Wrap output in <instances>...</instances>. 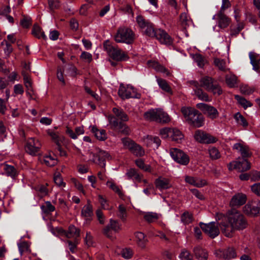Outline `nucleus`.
Returning a JSON list of instances; mask_svg holds the SVG:
<instances>
[{
	"instance_id": "1",
	"label": "nucleus",
	"mask_w": 260,
	"mask_h": 260,
	"mask_svg": "<svg viewBox=\"0 0 260 260\" xmlns=\"http://www.w3.org/2000/svg\"><path fill=\"white\" fill-rule=\"evenodd\" d=\"M216 220L219 221V227L226 237H232L235 231H242L247 226V221L244 215L238 210L232 209L225 214L217 213Z\"/></svg>"
},
{
	"instance_id": "2",
	"label": "nucleus",
	"mask_w": 260,
	"mask_h": 260,
	"mask_svg": "<svg viewBox=\"0 0 260 260\" xmlns=\"http://www.w3.org/2000/svg\"><path fill=\"white\" fill-rule=\"evenodd\" d=\"M112 111L115 116H110L109 117V124L111 128L123 134H128L129 128L123 123L128 120V115L120 108H113Z\"/></svg>"
},
{
	"instance_id": "3",
	"label": "nucleus",
	"mask_w": 260,
	"mask_h": 260,
	"mask_svg": "<svg viewBox=\"0 0 260 260\" xmlns=\"http://www.w3.org/2000/svg\"><path fill=\"white\" fill-rule=\"evenodd\" d=\"M181 111L184 119L190 126L199 128L204 124L203 115L199 111L191 107H183Z\"/></svg>"
},
{
	"instance_id": "4",
	"label": "nucleus",
	"mask_w": 260,
	"mask_h": 260,
	"mask_svg": "<svg viewBox=\"0 0 260 260\" xmlns=\"http://www.w3.org/2000/svg\"><path fill=\"white\" fill-rule=\"evenodd\" d=\"M144 34L150 37H155L160 43L170 45L173 43L172 38L163 29H155L151 23L143 30Z\"/></svg>"
},
{
	"instance_id": "5",
	"label": "nucleus",
	"mask_w": 260,
	"mask_h": 260,
	"mask_svg": "<svg viewBox=\"0 0 260 260\" xmlns=\"http://www.w3.org/2000/svg\"><path fill=\"white\" fill-rule=\"evenodd\" d=\"M199 86L205 88L207 91L212 92L214 95H220L222 93L221 86L213 78L205 76L200 79Z\"/></svg>"
},
{
	"instance_id": "6",
	"label": "nucleus",
	"mask_w": 260,
	"mask_h": 260,
	"mask_svg": "<svg viewBox=\"0 0 260 260\" xmlns=\"http://www.w3.org/2000/svg\"><path fill=\"white\" fill-rule=\"evenodd\" d=\"M144 117L147 120L161 123H167L171 120L168 114L160 108L149 110L144 113Z\"/></svg>"
},
{
	"instance_id": "7",
	"label": "nucleus",
	"mask_w": 260,
	"mask_h": 260,
	"mask_svg": "<svg viewBox=\"0 0 260 260\" xmlns=\"http://www.w3.org/2000/svg\"><path fill=\"white\" fill-rule=\"evenodd\" d=\"M104 48L108 55L116 61L126 60L128 59L127 54L117 47L112 45L109 40L104 42Z\"/></svg>"
},
{
	"instance_id": "8",
	"label": "nucleus",
	"mask_w": 260,
	"mask_h": 260,
	"mask_svg": "<svg viewBox=\"0 0 260 260\" xmlns=\"http://www.w3.org/2000/svg\"><path fill=\"white\" fill-rule=\"evenodd\" d=\"M114 39L117 43L131 44L135 41V34L131 28L123 26L118 29Z\"/></svg>"
},
{
	"instance_id": "9",
	"label": "nucleus",
	"mask_w": 260,
	"mask_h": 260,
	"mask_svg": "<svg viewBox=\"0 0 260 260\" xmlns=\"http://www.w3.org/2000/svg\"><path fill=\"white\" fill-rule=\"evenodd\" d=\"M118 93L119 96L123 100L129 98H141V94L138 93L136 89L129 85L120 84Z\"/></svg>"
},
{
	"instance_id": "10",
	"label": "nucleus",
	"mask_w": 260,
	"mask_h": 260,
	"mask_svg": "<svg viewBox=\"0 0 260 260\" xmlns=\"http://www.w3.org/2000/svg\"><path fill=\"white\" fill-rule=\"evenodd\" d=\"M90 157L91 161L104 168L106 160L110 159L111 156L108 152L99 150L96 153H91Z\"/></svg>"
},
{
	"instance_id": "11",
	"label": "nucleus",
	"mask_w": 260,
	"mask_h": 260,
	"mask_svg": "<svg viewBox=\"0 0 260 260\" xmlns=\"http://www.w3.org/2000/svg\"><path fill=\"white\" fill-rule=\"evenodd\" d=\"M170 154L172 158L177 163L186 166L189 162V157L183 151L176 148L170 149Z\"/></svg>"
},
{
	"instance_id": "12",
	"label": "nucleus",
	"mask_w": 260,
	"mask_h": 260,
	"mask_svg": "<svg viewBox=\"0 0 260 260\" xmlns=\"http://www.w3.org/2000/svg\"><path fill=\"white\" fill-rule=\"evenodd\" d=\"M243 213L249 216H256L260 215V201L252 200L243 207Z\"/></svg>"
},
{
	"instance_id": "13",
	"label": "nucleus",
	"mask_w": 260,
	"mask_h": 260,
	"mask_svg": "<svg viewBox=\"0 0 260 260\" xmlns=\"http://www.w3.org/2000/svg\"><path fill=\"white\" fill-rule=\"evenodd\" d=\"M202 230L211 238H214L219 234V230L217 224L215 222L209 223H200Z\"/></svg>"
},
{
	"instance_id": "14",
	"label": "nucleus",
	"mask_w": 260,
	"mask_h": 260,
	"mask_svg": "<svg viewBox=\"0 0 260 260\" xmlns=\"http://www.w3.org/2000/svg\"><path fill=\"white\" fill-rule=\"evenodd\" d=\"M194 137L198 142L201 143L211 144L214 143L217 141L216 138L201 130L196 131Z\"/></svg>"
},
{
	"instance_id": "15",
	"label": "nucleus",
	"mask_w": 260,
	"mask_h": 260,
	"mask_svg": "<svg viewBox=\"0 0 260 260\" xmlns=\"http://www.w3.org/2000/svg\"><path fill=\"white\" fill-rule=\"evenodd\" d=\"M41 144L38 140L34 138H29L25 145V149L26 152L31 155H36L40 150Z\"/></svg>"
},
{
	"instance_id": "16",
	"label": "nucleus",
	"mask_w": 260,
	"mask_h": 260,
	"mask_svg": "<svg viewBox=\"0 0 260 260\" xmlns=\"http://www.w3.org/2000/svg\"><path fill=\"white\" fill-rule=\"evenodd\" d=\"M197 107L211 119H216L219 116L217 110L213 106L204 103H199L197 105Z\"/></svg>"
},
{
	"instance_id": "17",
	"label": "nucleus",
	"mask_w": 260,
	"mask_h": 260,
	"mask_svg": "<svg viewBox=\"0 0 260 260\" xmlns=\"http://www.w3.org/2000/svg\"><path fill=\"white\" fill-rule=\"evenodd\" d=\"M190 85H193L196 88L193 89L195 95L200 100L205 102H210L212 99L208 94L203 91L199 86V83L197 81L191 80L189 81Z\"/></svg>"
},
{
	"instance_id": "18",
	"label": "nucleus",
	"mask_w": 260,
	"mask_h": 260,
	"mask_svg": "<svg viewBox=\"0 0 260 260\" xmlns=\"http://www.w3.org/2000/svg\"><path fill=\"white\" fill-rule=\"evenodd\" d=\"M58 232L60 235L68 238H76L80 236V230L74 225H70L67 231L60 228L58 229Z\"/></svg>"
},
{
	"instance_id": "19",
	"label": "nucleus",
	"mask_w": 260,
	"mask_h": 260,
	"mask_svg": "<svg viewBox=\"0 0 260 260\" xmlns=\"http://www.w3.org/2000/svg\"><path fill=\"white\" fill-rule=\"evenodd\" d=\"M214 254L216 257L219 259L229 260L236 257V252L234 248H229L225 249H218L215 250Z\"/></svg>"
},
{
	"instance_id": "20",
	"label": "nucleus",
	"mask_w": 260,
	"mask_h": 260,
	"mask_svg": "<svg viewBox=\"0 0 260 260\" xmlns=\"http://www.w3.org/2000/svg\"><path fill=\"white\" fill-rule=\"evenodd\" d=\"M111 230H113L115 232H118L121 230V225L117 221L110 219L109 224H108L103 230L104 235L110 238H112Z\"/></svg>"
},
{
	"instance_id": "21",
	"label": "nucleus",
	"mask_w": 260,
	"mask_h": 260,
	"mask_svg": "<svg viewBox=\"0 0 260 260\" xmlns=\"http://www.w3.org/2000/svg\"><path fill=\"white\" fill-rule=\"evenodd\" d=\"M228 167L230 170L237 169L239 172H244L250 169V164L246 159H243L242 161H233Z\"/></svg>"
},
{
	"instance_id": "22",
	"label": "nucleus",
	"mask_w": 260,
	"mask_h": 260,
	"mask_svg": "<svg viewBox=\"0 0 260 260\" xmlns=\"http://www.w3.org/2000/svg\"><path fill=\"white\" fill-rule=\"evenodd\" d=\"M247 200L246 194L242 193H236L232 198L230 205L232 207H238L244 205Z\"/></svg>"
},
{
	"instance_id": "23",
	"label": "nucleus",
	"mask_w": 260,
	"mask_h": 260,
	"mask_svg": "<svg viewBox=\"0 0 260 260\" xmlns=\"http://www.w3.org/2000/svg\"><path fill=\"white\" fill-rule=\"evenodd\" d=\"M154 183L156 188L161 191L168 189L172 187L170 180L167 178H165L161 176H160L158 178L156 179Z\"/></svg>"
},
{
	"instance_id": "24",
	"label": "nucleus",
	"mask_w": 260,
	"mask_h": 260,
	"mask_svg": "<svg viewBox=\"0 0 260 260\" xmlns=\"http://www.w3.org/2000/svg\"><path fill=\"white\" fill-rule=\"evenodd\" d=\"M92 205L88 203L85 205L81 210V216L85 219L86 223H89L92 220L93 216Z\"/></svg>"
},
{
	"instance_id": "25",
	"label": "nucleus",
	"mask_w": 260,
	"mask_h": 260,
	"mask_svg": "<svg viewBox=\"0 0 260 260\" xmlns=\"http://www.w3.org/2000/svg\"><path fill=\"white\" fill-rule=\"evenodd\" d=\"M216 16L218 19V26L221 28L227 27L230 23V19L229 18L222 12L219 11L216 15L214 16L213 19Z\"/></svg>"
},
{
	"instance_id": "26",
	"label": "nucleus",
	"mask_w": 260,
	"mask_h": 260,
	"mask_svg": "<svg viewBox=\"0 0 260 260\" xmlns=\"http://www.w3.org/2000/svg\"><path fill=\"white\" fill-rule=\"evenodd\" d=\"M42 163L48 167H51L57 164L58 160L56 155L49 153L43 156Z\"/></svg>"
},
{
	"instance_id": "27",
	"label": "nucleus",
	"mask_w": 260,
	"mask_h": 260,
	"mask_svg": "<svg viewBox=\"0 0 260 260\" xmlns=\"http://www.w3.org/2000/svg\"><path fill=\"white\" fill-rule=\"evenodd\" d=\"M185 181L197 187H202L207 184V181L205 179L194 178L191 176H186Z\"/></svg>"
},
{
	"instance_id": "28",
	"label": "nucleus",
	"mask_w": 260,
	"mask_h": 260,
	"mask_svg": "<svg viewBox=\"0 0 260 260\" xmlns=\"http://www.w3.org/2000/svg\"><path fill=\"white\" fill-rule=\"evenodd\" d=\"M149 67L154 69L156 72H160L169 76L170 73L168 70L159 62L155 61L149 60L147 62Z\"/></svg>"
},
{
	"instance_id": "29",
	"label": "nucleus",
	"mask_w": 260,
	"mask_h": 260,
	"mask_svg": "<svg viewBox=\"0 0 260 260\" xmlns=\"http://www.w3.org/2000/svg\"><path fill=\"white\" fill-rule=\"evenodd\" d=\"M249 56L250 60V63L252 64L253 67V70L257 72H259L260 62V58L258 59L259 54L253 52H250L249 53Z\"/></svg>"
},
{
	"instance_id": "30",
	"label": "nucleus",
	"mask_w": 260,
	"mask_h": 260,
	"mask_svg": "<svg viewBox=\"0 0 260 260\" xmlns=\"http://www.w3.org/2000/svg\"><path fill=\"white\" fill-rule=\"evenodd\" d=\"M125 175L128 179H133L138 182H141L143 177L142 175L140 174L136 169L133 168L128 170Z\"/></svg>"
},
{
	"instance_id": "31",
	"label": "nucleus",
	"mask_w": 260,
	"mask_h": 260,
	"mask_svg": "<svg viewBox=\"0 0 260 260\" xmlns=\"http://www.w3.org/2000/svg\"><path fill=\"white\" fill-rule=\"evenodd\" d=\"M196 258L198 260H207L208 258V251L203 248L197 247L194 250Z\"/></svg>"
},
{
	"instance_id": "32",
	"label": "nucleus",
	"mask_w": 260,
	"mask_h": 260,
	"mask_svg": "<svg viewBox=\"0 0 260 260\" xmlns=\"http://www.w3.org/2000/svg\"><path fill=\"white\" fill-rule=\"evenodd\" d=\"M234 118L238 125L243 126L244 128L248 126V122L240 112L236 113Z\"/></svg>"
},
{
	"instance_id": "33",
	"label": "nucleus",
	"mask_w": 260,
	"mask_h": 260,
	"mask_svg": "<svg viewBox=\"0 0 260 260\" xmlns=\"http://www.w3.org/2000/svg\"><path fill=\"white\" fill-rule=\"evenodd\" d=\"M32 34L38 39L42 38L43 40H47V36L45 35L44 32L42 30L40 26L35 24L32 29Z\"/></svg>"
},
{
	"instance_id": "34",
	"label": "nucleus",
	"mask_w": 260,
	"mask_h": 260,
	"mask_svg": "<svg viewBox=\"0 0 260 260\" xmlns=\"http://www.w3.org/2000/svg\"><path fill=\"white\" fill-rule=\"evenodd\" d=\"M156 81L159 87L162 90L170 94H173L172 90L166 80L161 78H158Z\"/></svg>"
},
{
	"instance_id": "35",
	"label": "nucleus",
	"mask_w": 260,
	"mask_h": 260,
	"mask_svg": "<svg viewBox=\"0 0 260 260\" xmlns=\"http://www.w3.org/2000/svg\"><path fill=\"white\" fill-rule=\"evenodd\" d=\"M159 218V215L156 213L148 212L144 215V219L148 223H152L156 221Z\"/></svg>"
},
{
	"instance_id": "36",
	"label": "nucleus",
	"mask_w": 260,
	"mask_h": 260,
	"mask_svg": "<svg viewBox=\"0 0 260 260\" xmlns=\"http://www.w3.org/2000/svg\"><path fill=\"white\" fill-rule=\"evenodd\" d=\"M91 131L98 140L100 141H104L107 139V134L105 130H100L95 126H92Z\"/></svg>"
},
{
	"instance_id": "37",
	"label": "nucleus",
	"mask_w": 260,
	"mask_h": 260,
	"mask_svg": "<svg viewBox=\"0 0 260 260\" xmlns=\"http://www.w3.org/2000/svg\"><path fill=\"white\" fill-rule=\"evenodd\" d=\"M182 133L178 129L172 128L170 138L172 141L179 143L183 138Z\"/></svg>"
},
{
	"instance_id": "38",
	"label": "nucleus",
	"mask_w": 260,
	"mask_h": 260,
	"mask_svg": "<svg viewBox=\"0 0 260 260\" xmlns=\"http://www.w3.org/2000/svg\"><path fill=\"white\" fill-rule=\"evenodd\" d=\"M136 21L139 26L143 30H144L146 27H148V25L151 23L149 20L146 19L141 15H138L137 16Z\"/></svg>"
},
{
	"instance_id": "39",
	"label": "nucleus",
	"mask_w": 260,
	"mask_h": 260,
	"mask_svg": "<svg viewBox=\"0 0 260 260\" xmlns=\"http://www.w3.org/2000/svg\"><path fill=\"white\" fill-rule=\"evenodd\" d=\"M47 133L51 137L52 140L55 143L56 145L59 144L60 142L62 141L64 139L63 136H60L58 133H56L52 129H48Z\"/></svg>"
},
{
	"instance_id": "40",
	"label": "nucleus",
	"mask_w": 260,
	"mask_h": 260,
	"mask_svg": "<svg viewBox=\"0 0 260 260\" xmlns=\"http://www.w3.org/2000/svg\"><path fill=\"white\" fill-rule=\"evenodd\" d=\"M5 172L6 174L8 176H10L12 178H14L17 175V170L14 168V167L9 165H5L4 168Z\"/></svg>"
},
{
	"instance_id": "41",
	"label": "nucleus",
	"mask_w": 260,
	"mask_h": 260,
	"mask_svg": "<svg viewBox=\"0 0 260 260\" xmlns=\"http://www.w3.org/2000/svg\"><path fill=\"white\" fill-rule=\"evenodd\" d=\"M208 153L210 158L212 160H216L219 158L221 156L218 149L215 147H210L208 148Z\"/></svg>"
},
{
	"instance_id": "42",
	"label": "nucleus",
	"mask_w": 260,
	"mask_h": 260,
	"mask_svg": "<svg viewBox=\"0 0 260 260\" xmlns=\"http://www.w3.org/2000/svg\"><path fill=\"white\" fill-rule=\"evenodd\" d=\"M106 184L108 187L117 193L120 197L122 196L123 194L120 188L113 180H108Z\"/></svg>"
},
{
	"instance_id": "43",
	"label": "nucleus",
	"mask_w": 260,
	"mask_h": 260,
	"mask_svg": "<svg viewBox=\"0 0 260 260\" xmlns=\"http://www.w3.org/2000/svg\"><path fill=\"white\" fill-rule=\"evenodd\" d=\"M135 237L138 244L141 247H144L147 242L144 234L141 232H137L135 233Z\"/></svg>"
},
{
	"instance_id": "44",
	"label": "nucleus",
	"mask_w": 260,
	"mask_h": 260,
	"mask_svg": "<svg viewBox=\"0 0 260 260\" xmlns=\"http://www.w3.org/2000/svg\"><path fill=\"white\" fill-rule=\"evenodd\" d=\"M235 99L244 109L251 107L252 105V104L249 101H247L245 98L239 95H235Z\"/></svg>"
},
{
	"instance_id": "45",
	"label": "nucleus",
	"mask_w": 260,
	"mask_h": 260,
	"mask_svg": "<svg viewBox=\"0 0 260 260\" xmlns=\"http://www.w3.org/2000/svg\"><path fill=\"white\" fill-rule=\"evenodd\" d=\"M117 216L123 221H125L127 218L126 209L124 205L121 204L118 206V213Z\"/></svg>"
},
{
	"instance_id": "46",
	"label": "nucleus",
	"mask_w": 260,
	"mask_h": 260,
	"mask_svg": "<svg viewBox=\"0 0 260 260\" xmlns=\"http://www.w3.org/2000/svg\"><path fill=\"white\" fill-rule=\"evenodd\" d=\"M130 151L137 156H142L144 155L145 153L144 150L142 147L136 143L134 145Z\"/></svg>"
},
{
	"instance_id": "47",
	"label": "nucleus",
	"mask_w": 260,
	"mask_h": 260,
	"mask_svg": "<svg viewBox=\"0 0 260 260\" xmlns=\"http://www.w3.org/2000/svg\"><path fill=\"white\" fill-rule=\"evenodd\" d=\"M225 82L230 87L235 86L237 82V77L233 74H228L225 76Z\"/></svg>"
},
{
	"instance_id": "48",
	"label": "nucleus",
	"mask_w": 260,
	"mask_h": 260,
	"mask_svg": "<svg viewBox=\"0 0 260 260\" xmlns=\"http://www.w3.org/2000/svg\"><path fill=\"white\" fill-rule=\"evenodd\" d=\"M181 221L185 224L191 223L193 220V216L191 213L189 212H184L181 216Z\"/></svg>"
},
{
	"instance_id": "49",
	"label": "nucleus",
	"mask_w": 260,
	"mask_h": 260,
	"mask_svg": "<svg viewBox=\"0 0 260 260\" xmlns=\"http://www.w3.org/2000/svg\"><path fill=\"white\" fill-rule=\"evenodd\" d=\"M19 251L21 255L24 252H30L29 245L27 242L23 241L18 244Z\"/></svg>"
},
{
	"instance_id": "50",
	"label": "nucleus",
	"mask_w": 260,
	"mask_h": 260,
	"mask_svg": "<svg viewBox=\"0 0 260 260\" xmlns=\"http://www.w3.org/2000/svg\"><path fill=\"white\" fill-rule=\"evenodd\" d=\"M214 64L221 71H225L226 69L225 61L223 59L215 58L214 59Z\"/></svg>"
},
{
	"instance_id": "51",
	"label": "nucleus",
	"mask_w": 260,
	"mask_h": 260,
	"mask_svg": "<svg viewBox=\"0 0 260 260\" xmlns=\"http://www.w3.org/2000/svg\"><path fill=\"white\" fill-rule=\"evenodd\" d=\"M192 57L199 67L203 68L204 67L205 64V59L202 55L196 53L192 55Z\"/></svg>"
},
{
	"instance_id": "52",
	"label": "nucleus",
	"mask_w": 260,
	"mask_h": 260,
	"mask_svg": "<svg viewBox=\"0 0 260 260\" xmlns=\"http://www.w3.org/2000/svg\"><path fill=\"white\" fill-rule=\"evenodd\" d=\"M135 163L137 167H138L140 169L148 172H150L151 171V167L150 165H146L144 164V161L141 159H136L135 161Z\"/></svg>"
},
{
	"instance_id": "53",
	"label": "nucleus",
	"mask_w": 260,
	"mask_h": 260,
	"mask_svg": "<svg viewBox=\"0 0 260 260\" xmlns=\"http://www.w3.org/2000/svg\"><path fill=\"white\" fill-rule=\"evenodd\" d=\"M41 209L45 213L48 214L54 211L55 208L51 204L50 202L47 201L45 203L44 205L41 206Z\"/></svg>"
},
{
	"instance_id": "54",
	"label": "nucleus",
	"mask_w": 260,
	"mask_h": 260,
	"mask_svg": "<svg viewBox=\"0 0 260 260\" xmlns=\"http://www.w3.org/2000/svg\"><path fill=\"white\" fill-rule=\"evenodd\" d=\"M66 73L68 75L71 77H76V75L79 74L78 72L77 69L73 64H69L66 69Z\"/></svg>"
},
{
	"instance_id": "55",
	"label": "nucleus",
	"mask_w": 260,
	"mask_h": 260,
	"mask_svg": "<svg viewBox=\"0 0 260 260\" xmlns=\"http://www.w3.org/2000/svg\"><path fill=\"white\" fill-rule=\"evenodd\" d=\"M180 20L181 25L183 27L185 28L186 26L189 25L190 18L186 13H183L180 16Z\"/></svg>"
},
{
	"instance_id": "56",
	"label": "nucleus",
	"mask_w": 260,
	"mask_h": 260,
	"mask_svg": "<svg viewBox=\"0 0 260 260\" xmlns=\"http://www.w3.org/2000/svg\"><path fill=\"white\" fill-rule=\"evenodd\" d=\"M244 27V24L243 22H239L237 27L236 28H231L230 35L232 37H235L239 34Z\"/></svg>"
},
{
	"instance_id": "57",
	"label": "nucleus",
	"mask_w": 260,
	"mask_h": 260,
	"mask_svg": "<svg viewBox=\"0 0 260 260\" xmlns=\"http://www.w3.org/2000/svg\"><path fill=\"white\" fill-rule=\"evenodd\" d=\"M22 75L23 77L24 83L25 87L28 89H30L31 88V82L28 73L23 71L22 72Z\"/></svg>"
},
{
	"instance_id": "58",
	"label": "nucleus",
	"mask_w": 260,
	"mask_h": 260,
	"mask_svg": "<svg viewBox=\"0 0 260 260\" xmlns=\"http://www.w3.org/2000/svg\"><path fill=\"white\" fill-rule=\"evenodd\" d=\"M123 146L129 151L136 144L133 140L128 138H124L121 139Z\"/></svg>"
},
{
	"instance_id": "59",
	"label": "nucleus",
	"mask_w": 260,
	"mask_h": 260,
	"mask_svg": "<svg viewBox=\"0 0 260 260\" xmlns=\"http://www.w3.org/2000/svg\"><path fill=\"white\" fill-rule=\"evenodd\" d=\"M172 128L169 127H164L160 129L159 135L163 139L170 138Z\"/></svg>"
},
{
	"instance_id": "60",
	"label": "nucleus",
	"mask_w": 260,
	"mask_h": 260,
	"mask_svg": "<svg viewBox=\"0 0 260 260\" xmlns=\"http://www.w3.org/2000/svg\"><path fill=\"white\" fill-rule=\"evenodd\" d=\"M179 257L180 260H193L192 255L188 251L183 250L180 253Z\"/></svg>"
},
{
	"instance_id": "61",
	"label": "nucleus",
	"mask_w": 260,
	"mask_h": 260,
	"mask_svg": "<svg viewBox=\"0 0 260 260\" xmlns=\"http://www.w3.org/2000/svg\"><path fill=\"white\" fill-rule=\"evenodd\" d=\"M71 181L78 190L82 192L83 193H85L83 186L78 180H77L76 178H73L71 179Z\"/></svg>"
},
{
	"instance_id": "62",
	"label": "nucleus",
	"mask_w": 260,
	"mask_h": 260,
	"mask_svg": "<svg viewBox=\"0 0 260 260\" xmlns=\"http://www.w3.org/2000/svg\"><path fill=\"white\" fill-rule=\"evenodd\" d=\"M54 181L55 183L59 186H64L65 183L63 182L62 178L59 173L55 175L54 177Z\"/></svg>"
},
{
	"instance_id": "63",
	"label": "nucleus",
	"mask_w": 260,
	"mask_h": 260,
	"mask_svg": "<svg viewBox=\"0 0 260 260\" xmlns=\"http://www.w3.org/2000/svg\"><path fill=\"white\" fill-rule=\"evenodd\" d=\"M147 141L150 143H153L156 144V147L157 148L161 144L160 139L157 137H153L152 136H148L147 137Z\"/></svg>"
},
{
	"instance_id": "64",
	"label": "nucleus",
	"mask_w": 260,
	"mask_h": 260,
	"mask_svg": "<svg viewBox=\"0 0 260 260\" xmlns=\"http://www.w3.org/2000/svg\"><path fill=\"white\" fill-rule=\"evenodd\" d=\"M251 190L253 193L260 197V183H254L251 185Z\"/></svg>"
}]
</instances>
